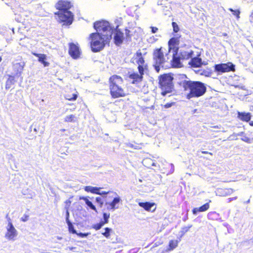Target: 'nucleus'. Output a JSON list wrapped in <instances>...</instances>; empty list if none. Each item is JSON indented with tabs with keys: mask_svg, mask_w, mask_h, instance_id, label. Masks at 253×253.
Masks as SVG:
<instances>
[{
	"mask_svg": "<svg viewBox=\"0 0 253 253\" xmlns=\"http://www.w3.org/2000/svg\"><path fill=\"white\" fill-rule=\"evenodd\" d=\"M78 98V94L74 93L72 95H70L69 94H66L65 96V98L68 101H75Z\"/></svg>",
	"mask_w": 253,
	"mask_h": 253,
	"instance_id": "30",
	"label": "nucleus"
},
{
	"mask_svg": "<svg viewBox=\"0 0 253 253\" xmlns=\"http://www.w3.org/2000/svg\"><path fill=\"white\" fill-rule=\"evenodd\" d=\"M105 231L102 233V235H103L106 238H109L110 236V233L112 231V229L108 227L104 228Z\"/></svg>",
	"mask_w": 253,
	"mask_h": 253,
	"instance_id": "32",
	"label": "nucleus"
},
{
	"mask_svg": "<svg viewBox=\"0 0 253 253\" xmlns=\"http://www.w3.org/2000/svg\"><path fill=\"white\" fill-rule=\"evenodd\" d=\"M32 54L38 58V61L42 63L44 67H47L49 63L46 61L47 56L46 54L32 52Z\"/></svg>",
	"mask_w": 253,
	"mask_h": 253,
	"instance_id": "15",
	"label": "nucleus"
},
{
	"mask_svg": "<svg viewBox=\"0 0 253 253\" xmlns=\"http://www.w3.org/2000/svg\"><path fill=\"white\" fill-rule=\"evenodd\" d=\"M228 10L232 12V14L234 15L237 19H239L240 18V11L239 9L234 10L232 8H230Z\"/></svg>",
	"mask_w": 253,
	"mask_h": 253,
	"instance_id": "33",
	"label": "nucleus"
},
{
	"mask_svg": "<svg viewBox=\"0 0 253 253\" xmlns=\"http://www.w3.org/2000/svg\"><path fill=\"white\" fill-rule=\"evenodd\" d=\"M120 200V197H117L114 198L111 202L106 203V205L107 206V209L108 210H114L116 208V204H118Z\"/></svg>",
	"mask_w": 253,
	"mask_h": 253,
	"instance_id": "22",
	"label": "nucleus"
},
{
	"mask_svg": "<svg viewBox=\"0 0 253 253\" xmlns=\"http://www.w3.org/2000/svg\"><path fill=\"white\" fill-rule=\"evenodd\" d=\"M31 128H33L34 131L37 133L40 130V126L39 125L35 124L31 126Z\"/></svg>",
	"mask_w": 253,
	"mask_h": 253,
	"instance_id": "37",
	"label": "nucleus"
},
{
	"mask_svg": "<svg viewBox=\"0 0 253 253\" xmlns=\"http://www.w3.org/2000/svg\"><path fill=\"white\" fill-rule=\"evenodd\" d=\"M2 61V58L1 56H0V62H1Z\"/></svg>",
	"mask_w": 253,
	"mask_h": 253,
	"instance_id": "53",
	"label": "nucleus"
},
{
	"mask_svg": "<svg viewBox=\"0 0 253 253\" xmlns=\"http://www.w3.org/2000/svg\"><path fill=\"white\" fill-rule=\"evenodd\" d=\"M192 225H190L188 226H185V227H183V228H182L181 231V235H183L186 233H187L188 231H189V230H190V228L192 227Z\"/></svg>",
	"mask_w": 253,
	"mask_h": 253,
	"instance_id": "35",
	"label": "nucleus"
},
{
	"mask_svg": "<svg viewBox=\"0 0 253 253\" xmlns=\"http://www.w3.org/2000/svg\"><path fill=\"white\" fill-rule=\"evenodd\" d=\"M202 153L204 154H209L211 156L212 155V153L211 152H210L206 151H202Z\"/></svg>",
	"mask_w": 253,
	"mask_h": 253,
	"instance_id": "47",
	"label": "nucleus"
},
{
	"mask_svg": "<svg viewBox=\"0 0 253 253\" xmlns=\"http://www.w3.org/2000/svg\"><path fill=\"white\" fill-rule=\"evenodd\" d=\"M171 24H172L173 32L174 33L178 32L179 31V28L178 25L177 24V23L175 22H172Z\"/></svg>",
	"mask_w": 253,
	"mask_h": 253,
	"instance_id": "36",
	"label": "nucleus"
},
{
	"mask_svg": "<svg viewBox=\"0 0 253 253\" xmlns=\"http://www.w3.org/2000/svg\"><path fill=\"white\" fill-rule=\"evenodd\" d=\"M67 223H68V225L69 231L70 233H72L73 234H77L76 230L74 229V227L73 224H72V223L68 219H67Z\"/></svg>",
	"mask_w": 253,
	"mask_h": 253,
	"instance_id": "31",
	"label": "nucleus"
},
{
	"mask_svg": "<svg viewBox=\"0 0 253 253\" xmlns=\"http://www.w3.org/2000/svg\"><path fill=\"white\" fill-rule=\"evenodd\" d=\"M80 199L84 200L85 204L87 205V206L91 209V210L94 211H97L95 206L90 202L88 199L86 197H83L80 198Z\"/></svg>",
	"mask_w": 253,
	"mask_h": 253,
	"instance_id": "26",
	"label": "nucleus"
},
{
	"mask_svg": "<svg viewBox=\"0 0 253 253\" xmlns=\"http://www.w3.org/2000/svg\"><path fill=\"white\" fill-rule=\"evenodd\" d=\"M17 231L14 227L12 223L9 221L8 223L7 232L5 233V238L9 240H14L17 236Z\"/></svg>",
	"mask_w": 253,
	"mask_h": 253,
	"instance_id": "12",
	"label": "nucleus"
},
{
	"mask_svg": "<svg viewBox=\"0 0 253 253\" xmlns=\"http://www.w3.org/2000/svg\"><path fill=\"white\" fill-rule=\"evenodd\" d=\"M242 140L247 142H250V139L247 137H245L244 138H242Z\"/></svg>",
	"mask_w": 253,
	"mask_h": 253,
	"instance_id": "49",
	"label": "nucleus"
},
{
	"mask_svg": "<svg viewBox=\"0 0 253 253\" xmlns=\"http://www.w3.org/2000/svg\"><path fill=\"white\" fill-rule=\"evenodd\" d=\"M181 58L177 53V51H176L175 53L173 54L172 59L171 61V65L173 68H179L183 66L182 63L180 62Z\"/></svg>",
	"mask_w": 253,
	"mask_h": 253,
	"instance_id": "14",
	"label": "nucleus"
},
{
	"mask_svg": "<svg viewBox=\"0 0 253 253\" xmlns=\"http://www.w3.org/2000/svg\"><path fill=\"white\" fill-rule=\"evenodd\" d=\"M250 125L251 126H253V121L250 122Z\"/></svg>",
	"mask_w": 253,
	"mask_h": 253,
	"instance_id": "52",
	"label": "nucleus"
},
{
	"mask_svg": "<svg viewBox=\"0 0 253 253\" xmlns=\"http://www.w3.org/2000/svg\"><path fill=\"white\" fill-rule=\"evenodd\" d=\"M100 187H92L91 186H87L84 187V190L85 191L96 194H100Z\"/></svg>",
	"mask_w": 253,
	"mask_h": 253,
	"instance_id": "24",
	"label": "nucleus"
},
{
	"mask_svg": "<svg viewBox=\"0 0 253 253\" xmlns=\"http://www.w3.org/2000/svg\"><path fill=\"white\" fill-rule=\"evenodd\" d=\"M238 117L240 120L248 122L251 120V114L250 113L238 112Z\"/></svg>",
	"mask_w": 253,
	"mask_h": 253,
	"instance_id": "21",
	"label": "nucleus"
},
{
	"mask_svg": "<svg viewBox=\"0 0 253 253\" xmlns=\"http://www.w3.org/2000/svg\"><path fill=\"white\" fill-rule=\"evenodd\" d=\"M179 241L177 240H171L169 241L168 246L166 250L167 252L173 251L178 247Z\"/></svg>",
	"mask_w": 253,
	"mask_h": 253,
	"instance_id": "20",
	"label": "nucleus"
},
{
	"mask_svg": "<svg viewBox=\"0 0 253 253\" xmlns=\"http://www.w3.org/2000/svg\"><path fill=\"white\" fill-rule=\"evenodd\" d=\"M111 39L109 34H103L94 32L89 34L88 40L89 41L90 47L93 52L102 50Z\"/></svg>",
	"mask_w": 253,
	"mask_h": 253,
	"instance_id": "3",
	"label": "nucleus"
},
{
	"mask_svg": "<svg viewBox=\"0 0 253 253\" xmlns=\"http://www.w3.org/2000/svg\"><path fill=\"white\" fill-rule=\"evenodd\" d=\"M156 210V208L153 210V211H155Z\"/></svg>",
	"mask_w": 253,
	"mask_h": 253,
	"instance_id": "55",
	"label": "nucleus"
},
{
	"mask_svg": "<svg viewBox=\"0 0 253 253\" xmlns=\"http://www.w3.org/2000/svg\"><path fill=\"white\" fill-rule=\"evenodd\" d=\"M162 170H163V172L165 174H166V164H165L164 165V168L163 169H162Z\"/></svg>",
	"mask_w": 253,
	"mask_h": 253,
	"instance_id": "51",
	"label": "nucleus"
},
{
	"mask_svg": "<svg viewBox=\"0 0 253 253\" xmlns=\"http://www.w3.org/2000/svg\"><path fill=\"white\" fill-rule=\"evenodd\" d=\"M126 31V39H128L129 40H130L131 39V35H130V31L127 29L125 30Z\"/></svg>",
	"mask_w": 253,
	"mask_h": 253,
	"instance_id": "41",
	"label": "nucleus"
},
{
	"mask_svg": "<svg viewBox=\"0 0 253 253\" xmlns=\"http://www.w3.org/2000/svg\"><path fill=\"white\" fill-rule=\"evenodd\" d=\"M138 205L140 207L143 208L147 211H150L152 207H153L155 204L154 203H150L149 202H139Z\"/></svg>",
	"mask_w": 253,
	"mask_h": 253,
	"instance_id": "23",
	"label": "nucleus"
},
{
	"mask_svg": "<svg viewBox=\"0 0 253 253\" xmlns=\"http://www.w3.org/2000/svg\"><path fill=\"white\" fill-rule=\"evenodd\" d=\"M210 208L209 203H206L199 208H195L193 209L192 211L194 214H196L199 212H204L207 211Z\"/></svg>",
	"mask_w": 253,
	"mask_h": 253,
	"instance_id": "19",
	"label": "nucleus"
},
{
	"mask_svg": "<svg viewBox=\"0 0 253 253\" xmlns=\"http://www.w3.org/2000/svg\"><path fill=\"white\" fill-rule=\"evenodd\" d=\"M108 193H109V192H105V191H103L102 192H100V194L99 195H105V194H108Z\"/></svg>",
	"mask_w": 253,
	"mask_h": 253,
	"instance_id": "50",
	"label": "nucleus"
},
{
	"mask_svg": "<svg viewBox=\"0 0 253 253\" xmlns=\"http://www.w3.org/2000/svg\"><path fill=\"white\" fill-rule=\"evenodd\" d=\"M194 52L192 50L181 51L178 55L180 56L182 60H188L192 57Z\"/></svg>",
	"mask_w": 253,
	"mask_h": 253,
	"instance_id": "17",
	"label": "nucleus"
},
{
	"mask_svg": "<svg viewBox=\"0 0 253 253\" xmlns=\"http://www.w3.org/2000/svg\"><path fill=\"white\" fill-rule=\"evenodd\" d=\"M117 26L115 29V34L114 37V42L117 45H120L124 40V33L118 28Z\"/></svg>",
	"mask_w": 253,
	"mask_h": 253,
	"instance_id": "13",
	"label": "nucleus"
},
{
	"mask_svg": "<svg viewBox=\"0 0 253 253\" xmlns=\"http://www.w3.org/2000/svg\"><path fill=\"white\" fill-rule=\"evenodd\" d=\"M189 64L194 68L200 67L202 65V59L197 57L191 58Z\"/></svg>",
	"mask_w": 253,
	"mask_h": 253,
	"instance_id": "18",
	"label": "nucleus"
},
{
	"mask_svg": "<svg viewBox=\"0 0 253 253\" xmlns=\"http://www.w3.org/2000/svg\"><path fill=\"white\" fill-rule=\"evenodd\" d=\"M54 14L58 16V22L63 25H70L73 21L74 15L71 11H57Z\"/></svg>",
	"mask_w": 253,
	"mask_h": 253,
	"instance_id": "6",
	"label": "nucleus"
},
{
	"mask_svg": "<svg viewBox=\"0 0 253 253\" xmlns=\"http://www.w3.org/2000/svg\"><path fill=\"white\" fill-rule=\"evenodd\" d=\"M151 29L152 33H155L158 31V29L156 27H151Z\"/></svg>",
	"mask_w": 253,
	"mask_h": 253,
	"instance_id": "45",
	"label": "nucleus"
},
{
	"mask_svg": "<svg viewBox=\"0 0 253 253\" xmlns=\"http://www.w3.org/2000/svg\"><path fill=\"white\" fill-rule=\"evenodd\" d=\"M96 201L99 204V207L101 208L103 205V202L101 197H98L95 199Z\"/></svg>",
	"mask_w": 253,
	"mask_h": 253,
	"instance_id": "39",
	"label": "nucleus"
},
{
	"mask_svg": "<svg viewBox=\"0 0 253 253\" xmlns=\"http://www.w3.org/2000/svg\"><path fill=\"white\" fill-rule=\"evenodd\" d=\"M214 68L215 72L218 73L234 72L235 70V65L231 62L215 64Z\"/></svg>",
	"mask_w": 253,
	"mask_h": 253,
	"instance_id": "9",
	"label": "nucleus"
},
{
	"mask_svg": "<svg viewBox=\"0 0 253 253\" xmlns=\"http://www.w3.org/2000/svg\"><path fill=\"white\" fill-rule=\"evenodd\" d=\"M68 53L70 56L74 59H77L79 58L81 56L82 52L78 43L70 42L68 44Z\"/></svg>",
	"mask_w": 253,
	"mask_h": 253,
	"instance_id": "10",
	"label": "nucleus"
},
{
	"mask_svg": "<svg viewBox=\"0 0 253 253\" xmlns=\"http://www.w3.org/2000/svg\"><path fill=\"white\" fill-rule=\"evenodd\" d=\"M173 77L171 74H164L159 77V86L161 90V94L165 96L174 90Z\"/></svg>",
	"mask_w": 253,
	"mask_h": 253,
	"instance_id": "4",
	"label": "nucleus"
},
{
	"mask_svg": "<svg viewBox=\"0 0 253 253\" xmlns=\"http://www.w3.org/2000/svg\"><path fill=\"white\" fill-rule=\"evenodd\" d=\"M105 224L103 221H101L100 222L93 225L92 227L95 230H98Z\"/></svg>",
	"mask_w": 253,
	"mask_h": 253,
	"instance_id": "34",
	"label": "nucleus"
},
{
	"mask_svg": "<svg viewBox=\"0 0 253 253\" xmlns=\"http://www.w3.org/2000/svg\"><path fill=\"white\" fill-rule=\"evenodd\" d=\"M89 234V233H77V235L80 237H82V238H84V237H86Z\"/></svg>",
	"mask_w": 253,
	"mask_h": 253,
	"instance_id": "42",
	"label": "nucleus"
},
{
	"mask_svg": "<svg viewBox=\"0 0 253 253\" xmlns=\"http://www.w3.org/2000/svg\"><path fill=\"white\" fill-rule=\"evenodd\" d=\"M103 220H102L105 224H106L108 222V219L110 217V214L107 213H104L103 214Z\"/></svg>",
	"mask_w": 253,
	"mask_h": 253,
	"instance_id": "38",
	"label": "nucleus"
},
{
	"mask_svg": "<svg viewBox=\"0 0 253 253\" xmlns=\"http://www.w3.org/2000/svg\"><path fill=\"white\" fill-rule=\"evenodd\" d=\"M76 120H77V117L75 116V115L71 114V115L67 116L64 119V121L65 122H68V123L74 122L76 121Z\"/></svg>",
	"mask_w": 253,
	"mask_h": 253,
	"instance_id": "29",
	"label": "nucleus"
},
{
	"mask_svg": "<svg viewBox=\"0 0 253 253\" xmlns=\"http://www.w3.org/2000/svg\"><path fill=\"white\" fill-rule=\"evenodd\" d=\"M252 17L253 18V12L252 14Z\"/></svg>",
	"mask_w": 253,
	"mask_h": 253,
	"instance_id": "54",
	"label": "nucleus"
},
{
	"mask_svg": "<svg viewBox=\"0 0 253 253\" xmlns=\"http://www.w3.org/2000/svg\"><path fill=\"white\" fill-rule=\"evenodd\" d=\"M72 5L71 2L68 0H59L56 3L55 7L59 10L58 11H70Z\"/></svg>",
	"mask_w": 253,
	"mask_h": 253,
	"instance_id": "11",
	"label": "nucleus"
},
{
	"mask_svg": "<svg viewBox=\"0 0 253 253\" xmlns=\"http://www.w3.org/2000/svg\"><path fill=\"white\" fill-rule=\"evenodd\" d=\"M29 216L28 214H24L21 218V220L25 222L27 221L29 219Z\"/></svg>",
	"mask_w": 253,
	"mask_h": 253,
	"instance_id": "43",
	"label": "nucleus"
},
{
	"mask_svg": "<svg viewBox=\"0 0 253 253\" xmlns=\"http://www.w3.org/2000/svg\"><path fill=\"white\" fill-rule=\"evenodd\" d=\"M152 55L153 62L155 64L163 65L167 62L163 48L162 46L154 49Z\"/></svg>",
	"mask_w": 253,
	"mask_h": 253,
	"instance_id": "7",
	"label": "nucleus"
},
{
	"mask_svg": "<svg viewBox=\"0 0 253 253\" xmlns=\"http://www.w3.org/2000/svg\"><path fill=\"white\" fill-rule=\"evenodd\" d=\"M163 65H158L157 64L154 63V67L157 72H159L160 66Z\"/></svg>",
	"mask_w": 253,
	"mask_h": 253,
	"instance_id": "44",
	"label": "nucleus"
},
{
	"mask_svg": "<svg viewBox=\"0 0 253 253\" xmlns=\"http://www.w3.org/2000/svg\"><path fill=\"white\" fill-rule=\"evenodd\" d=\"M181 84L183 90L186 92L185 97L187 99L200 97L204 95L207 90L205 84L200 81L184 80Z\"/></svg>",
	"mask_w": 253,
	"mask_h": 253,
	"instance_id": "1",
	"label": "nucleus"
},
{
	"mask_svg": "<svg viewBox=\"0 0 253 253\" xmlns=\"http://www.w3.org/2000/svg\"><path fill=\"white\" fill-rule=\"evenodd\" d=\"M218 192L220 194V196H226L232 192V189L231 188H220L218 189Z\"/></svg>",
	"mask_w": 253,
	"mask_h": 253,
	"instance_id": "27",
	"label": "nucleus"
},
{
	"mask_svg": "<svg viewBox=\"0 0 253 253\" xmlns=\"http://www.w3.org/2000/svg\"><path fill=\"white\" fill-rule=\"evenodd\" d=\"M93 28L96 31V32L103 34H110V25L108 22L101 20L95 21L93 23Z\"/></svg>",
	"mask_w": 253,
	"mask_h": 253,
	"instance_id": "8",
	"label": "nucleus"
},
{
	"mask_svg": "<svg viewBox=\"0 0 253 253\" xmlns=\"http://www.w3.org/2000/svg\"><path fill=\"white\" fill-rule=\"evenodd\" d=\"M130 62L137 65L138 72H145L148 70V64L146 62L145 58L140 50H137L130 59Z\"/></svg>",
	"mask_w": 253,
	"mask_h": 253,
	"instance_id": "5",
	"label": "nucleus"
},
{
	"mask_svg": "<svg viewBox=\"0 0 253 253\" xmlns=\"http://www.w3.org/2000/svg\"><path fill=\"white\" fill-rule=\"evenodd\" d=\"M138 73L139 74L133 73L129 75L128 77L133 80L132 82V84L139 83L142 81L144 72L141 73V72H138Z\"/></svg>",
	"mask_w": 253,
	"mask_h": 253,
	"instance_id": "16",
	"label": "nucleus"
},
{
	"mask_svg": "<svg viewBox=\"0 0 253 253\" xmlns=\"http://www.w3.org/2000/svg\"><path fill=\"white\" fill-rule=\"evenodd\" d=\"M108 84L110 94L112 98L124 97L128 95L124 87V79L121 76L117 75L111 76L108 80Z\"/></svg>",
	"mask_w": 253,
	"mask_h": 253,
	"instance_id": "2",
	"label": "nucleus"
},
{
	"mask_svg": "<svg viewBox=\"0 0 253 253\" xmlns=\"http://www.w3.org/2000/svg\"><path fill=\"white\" fill-rule=\"evenodd\" d=\"M219 216V214L215 211L210 212L208 214V217L209 219L214 220L217 219Z\"/></svg>",
	"mask_w": 253,
	"mask_h": 253,
	"instance_id": "28",
	"label": "nucleus"
},
{
	"mask_svg": "<svg viewBox=\"0 0 253 253\" xmlns=\"http://www.w3.org/2000/svg\"><path fill=\"white\" fill-rule=\"evenodd\" d=\"M15 78L13 76L8 75V78L6 82L5 88L6 89L11 87V86L15 83Z\"/></svg>",
	"mask_w": 253,
	"mask_h": 253,
	"instance_id": "25",
	"label": "nucleus"
},
{
	"mask_svg": "<svg viewBox=\"0 0 253 253\" xmlns=\"http://www.w3.org/2000/svg\"><path fill=\"white\" fill-rule=\"evenodd\" d=\"M211 74V72L207 73V72L205 70H203V72L201 73L202 75H207V74L209 75V74Z\"/></svg>",
	"mask_w": 253,
	"mask_h": 253,
	"instance_id": "48",
	"label": "nucleus"
},
{
	"mask_svg": "<svg viewBox=\"0 0 253 253\" xmlns=\"http://www.w3.org/2000/svg\"><path fill=\"white\" fill-rule=\"evenodd\" d=\"M175 40L174 38H171L169 40V45H171V44H173L175 42Z\"/></svg>",
	"mask_w": 253,
	"mask_h": 253,
	"instance_id": "46",
	"label": "nucleus"
},
{
	"mask_svg": "<svg viewBox=\"0 0 253 253\" xmlns=\"http://www.w3.org/2000/svg\"><path fill=\"white\" fill-rule=\"evenodd\" d=\"M175 104L174 102H170V103H167L165 104V105H163V107L164 108H169L171 107L172 106L174 105Z\"/></svg>",
	"mask_w": 253,
	"mask_h": 253,
	"instance_id": "40",
	"label": "nucleus"
}]
</instances>
